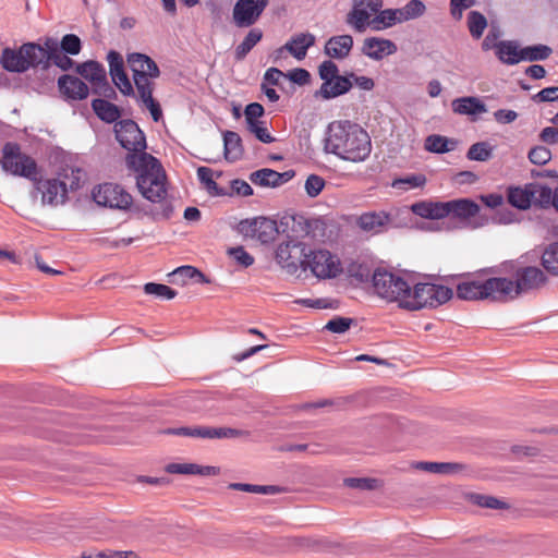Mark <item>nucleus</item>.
I'll return each mask as SVG.
<instances>
[{"instance_id":"nucleus-1","label":"nucleus","mask_w":558,"mask_h":558,"mask_svg":"<svg viewBox=\"0 0 558 558\" xmlns=\"http://www.w3.org/2000/svg\"><path fill=\"white\" fill-rule=\"evenodd\" d=\"M129 169L136 172V185L147 201L160 203V210L153 211L155 220L169 219L173 214V206L167 202L166 172L160 161L150 154H129L126 156Z\"/></svg>"},{"instance_id":"nucleus-2","label":"nucleus","mask_w":558,"mask_h":558,"mask_svg":"<svg viewBox=\"0 0 558 558\" xmlns=\"http://www.w3.org/2000/svg\"><path fill=\"white\" fill-rule=\"evenodd\" d=\"M325 151L344 161L363 162L372 153L371 136L357 123L333 121L327 128Z\"/></svg>"},{"instance_id":"nucleus-3","label":"nucleus","mask_w":558,"mask_h":558,"mask_svg":"<svg viewBox=\"0 0 558 558\" xmlns=\"http://www.w3.org/2000/svg\"><path fill=\"white\" fill-rule=\"evenodd\" d=\"M511 290L512 283L508 278L466 279L458 283L457 296L466 301H507Z\"/></svg>"},{"instance_id":"nucleus-4","label":"nucleus","mask_w":558,"mask_h":558,"mask_svg":"<svg viewBox=\"0 0 558 558\" xmlns=\"http://www.w3.org/2000/svg\"><path fill=\"white\" fill-rule=\"evenodd\" d=\"M452 295V290L442 284L418 282L410 287L404 308L409 311H417L423 307L434 308L449 301Z\"/></svg>"},{"instance_id":"nucleus-5","label":"nucleus","mask_w":558,"mask_h":558,"mask_svg":"<svg viewBox=\"0 0 558 558\" xmlns=\"http://www.w3.org/2000/svg\"><path fill=\"white\" fill-rule=\"evenodd\" d=\"M0 166L5 173L31 181H37V175H39L36 160L22 153L21 146L15 142H7L3 145Z\"/></svg>"},{"instance_id":"nucleus-6","label":"nucleus","mask_w":558,"mask_h":558,"mask_svg":"<svg viewBox=\"0 0 558 558\" xmlns=\"http://www.w3.org/2000/svg\"><path fill=\"white\" fill-rule=\"evenodd\" d=\"M373 287L378 296L388 302H398L405 307V296L410 292L411 284L399 275L386 269H376L372 275Z\"/></svg>"},{"instance_id":"nucleus-7","label":"nucleus","mask_w":558,"mask_h":558,"mask_svg":"<svg viewBox=\"0 0 558 558\" xmlns=\"http://www.w3.org/2000/svg\"><path fill=\"white\" fill-rule=\"evenodd\" d=\"M318 74L323 84L315 93L316 97L325 100L333 99L349 93L352 82L344 75H339V68L332 60H325L318 66Z\"/></svg>"},{"instance_id":"nucleus-8","label":"nucleus","mask_w":558,"mask_h":558,"mask_svg":"<svg viewBox=\"0 0 558 558\" xmlns=\"http://www.w3.org/2000/svg\"><path fill=\"white\" fill-rule=\"evenodd\" d=\"M307 268H310L312 274L319 279L337 278L342 272L340 258L336 254L324 248L306 253L305 270Z\"/></svg>"},{"instance_id":"nucleus-9","label":"nucleus","mask_w":558,"mask_h":558,"mask_svg":"<svg viewBox=\"0 0 558 558\" xmlns=\"http://www.w3.org/2000/svg\"><path fill=\"white\" fill-rule=\"evenodd\" d=\"M306 253V244L291 240L278 245L276 260L289 275H295L300 268L305 270Z\"/></svg>"},{"instance_id":"nucleus-10","label":"nucleus","mask_w":558,"mask_h":558,"mask_svg":"<svg viewBox=\"0 0 558 558\" xmlns=\"http://www.w3.org/2000/svg\"><path fill=\"white\" fill-rule=\"evenodd\" d=\"M381 7L383 0H352V9L345 16V23L356 33H364Z\"/></svg>"},{"instance_id":"nucleus-11","label":"nucleus","mask_w":558,"mask_h":558,"mask_svg":"<svg viewBox=\"0 0 558 558\" xmlns=\"http://www.w3.org/2000/svg\"><path fill=\"white\" fill-rule=\"evenodd\" d=\"M96 204L117 209H129L133 198L122 186L113 183H104L96 186L93 192Z\"/></svg>"},{"instance_id":"nucleus-12","label":"nucleus","mask_w":558,"mask_h":558,"mask_svg":"<svg viewBox=\"0 0 558 558\" xmlns=\"http://www.w3.org/2000/svg\"><path fill=\"white\" fill-rule=\"evenodd\" d=\"M116 138L130 154L145 153L146 138L144 132L133 120H121L114 125Z\"/></svg>"},{"instance_id":"nucleus-13","label":"nucleus","mask_w":558,"mask_h":558,"mask_svg":"<svg viewBox=\"0 0 558 558\" xmlns=\"http://www.w3.org/2000/svg\"><path fill=\"white\" fill-rule=\"evenodd\" d=\"M129 65L133 72V80L136 89L138 85L144 87L154 86L151 80L160 75L157 63L144 53L133 52L128 56Z\"/></svg>"},{"instance_id":"nucleus-14","label":"nucleus","mask_w":558,"mask_h":558,"mask_svg":"<svg viewBox=\"0 0 558 558\" xmlns=\"http://www.w3.org/2000/svg\"><path fill=\"white\" fill-rule=\"evenodd\" d=\"M76 71L85 80L92 83L93 92L100 96L110 98L116 95L110 86L104 65L98 61L89 60L77 65Z\"/></svg>"},{"instance_id":"nucleus-15","label":"nucleus","mask_w":558,"mask_h":558,"mask_svg":"<svg viewBox=\"0 0 558 558\" xmlns=\"http://www.w3.org/2000/svg\"><path fill=\"white\" fill-rule=\"evenodd\" d=\"M268 3L269 0H238L232 11L234 25L240 28L253 26L260 19Z\"/></svg>"},{"instance_id":"nucleus-16","label":"nucleus","mask_w":558,"mask_h":558,"mask_svg":"<svg viewBox=\"0 0 558 558\" xmlns=\"http://www.w3.org/2000/svg\"><path fill=\"white\" fill-rule=\"evenodd\" d=\"M166 434L194 437V438H206V439H221V438H235L243 434L242 430L230 428V427H209V426H187L178 428H168L165 430Z\"/></svg>"},{"instance_id":"nucleus-17","label":"nucleus","mask_w":558,"mask_h":558,"mask_svg":"<svg viewBox=\"0 0 558 558\" xmlns=\"http://www.w3.org/2000/svg\"><path fill=\"white\" fill-rule=\"evenodd\" d=\"M546 281L545 274L537 267H521L515 271V281L511 280L512 290L509 292V299H513L521 292L537 289Z\"/></svg>"},{"instance_id":"nucleus-18","label":"nucleus","mask_w":558,"mask_h":558,"mask_svg":"<svg viewBox=\"0 0 558 558\" xmlns=\"http://www.w3.org/2000/svg\"><path fill=\"white\" fill-rule=\"evenodd\" d=\"M35 190L41 194L43 205L58 206L62 205L68 199L66 182H61L60 179H39L33 181Z\"/></svg>"},{"instance_id":"nucleus-19","label":"nucleus","mask_w":558,"mask_h":558,"mask_svg":"<svg viewBox=\"0 0 558 558\" xmlns=\"http://www.w3.org/2000/svg\"><path fill=\"white\" fill-rule=\"evenodd\" d=\"M241 230L263 244L272 242L278 234L277 222L270 218L256 217L241 222Z\"/></svg>"},{"instance_id":"nucleus-20","label":"nucleus","mask_w":558,"mask_h":558,"mask_svg":"<svg viewBox=\"0 0 558 558\" xmlns=\"http://www.w3.org/2000/svg\"><path fill=\"white\" fill-rule=\"evenodd\" d=\"M51 40L45 43V47L37 43L23 44V52L26 60L27 71L29 69L47 70L51 64L50 52Z\"/></svg>"},{"instance_id":"nucleus-21","label":"nucleus","mask_w":558,"mask_h":558,"mask_svg":"<svg viewBox=\"0 0 558 558\" xmlns=\"http://www.w3.org/2000/svg\"><path fill=\"white\" fill-rule=\"evenodd\" d=\"M398 47L392 40L380 37L365 38L361 49L364 56L375 61L383 60L385 57L396 53Z\"/></svg>"},{"instance_id":"nucleus-22","label":"nucleus","mask_w":558,"mask_h":558,"mask_svg":"<svg viewBox=\"0 0 558 558\" xmlns=\"http://www.w3.org/2000/svg\"><path fill=\"white\" fill-rule=\"evenodd\" d=\"M391 223L390 214L380 211H367L357 219V226L367 233L379 234L385 232Z\"/></svg>"},{"instance_id":"nucleus-23","label":"nucleus","mask_w":558,"mask_h":558,"mask_svg":"<svg viewBox=\"0 0 558 558\" xmlns=\"http://www.w3.org/2000/svg\"><path fill=\"white\" fill-rule=\"evenodd\" d=\"M294 175L293 171L278 172L269 168L256 170L250 174L253 184L263 187H278L290 181Z\"/></svg>"},{"instance_id":"nucleus-24","label":"nucleus","mask_w":558,"mask_h":558,"mask_svg":"<svg viewBox=\"0 0 558 558\" xmlns=\"http://www.w3.org/2000/svg\"><path fill=\"white\" fill-rule=\"evenodd\" d=\"M60 92L69 99L83 100L88 96V86L78 77L61 75L58 80Z\"/></svg>"},{"instance_id":"nucleus-25","label":"nucleus","mask_w":558,"mask_h":558,"mask_svg":"<svg viewBox=\"0 0 558 558\" xmlns=\"http://www.w3.org/2000/svg\"><path fill=\"white\" fill-rule=\"evenodd\" d=\"M353 44L351 35L332 36L326 41L324 52L330 59L343 60L350 54Z\"/></svg>"},{"instance_id":"nucleus-26","label":"nucleus","mask_w":558,"mask_h":558,"mask_svg":"<svg viewBox=\"0 0 558 558\" xmlns=\"http://www.w3.org/2000/svg\"><path fill=\"white\" fill-rule=\"evenodd\" d=\"M1 66L11 73H25L27 71L23 45L17 48L5 47L0 56Z\"/></svg>"},{"instance_id":"nucleus-27","label":"nucleus","mask_w":558,"mask_h":558,"mask_svg":"<svg viewBox=\"0 0 558 558\" xmlns=\"http://www.w3.org/2000/svg\"><path fill=\"white\" fill-rule=\"evenodd\" d=\"M316 43V37L312 33H299L293 35L286 44L284 48L293 56L296 60H303L307 50L313 47Z\"/></svg>"},{"instance_id":"nucleus-28","label":"nucleus","mask_w":558,"mask_h":558,"mask_svg":"<svg viewBox=\"0 0 558 558\" xmlns=\"http://www.w3.org/2000/svg\"><path fill=\"white\" fill-rule=\"evenodd\" d=\"M523 49L517 40H500L495 52L497 59L506 65H514L523 61Z\"/></svg>"},{"instance_id":"nucleus-29","label":"nucleus","mask_w":558,"mask_h":558,"mask_svg":"<svg viewBox=\"0 0 558 558\" xmlns=\"http://www.w3.org/2000/svg\"><path fill=\"white\" fill-rule=\"evenodd\" d=\"M411 211L425 219H442L448 217V211H446V202H416L411 205Z\"/></svg>"},{"instance_id":"nucleus-30","label":"nucleus","mask_w":558,"mask_h":558,"mask_svg":"<svg viewBox=\"0 0 558 558\" xmlns=\"http://www.w3.org/2000/svg\"><path fill=\"white\" fill-rule=\"evenodd\" d=\"M452 111L461 116L474 117L487 111L486 105L475 96L460 97L451 102Z\"/></svg>"},{"instance_id":"nucleus-31","label":"nucleus","mask_w":558,"mask_h":558,"mask_svg":"<svg viewBox=\"0 0 558 558\" xmlns=\"http://www.w3.org/2000/svg\"><path fill=\"white\" fill-rule=\"evenodd\" d=\"M446 211L448 216L469 219L478 214L480 206L472 199L459 198L446 202Z\"/></svg>"},{"instance_id":"nucleus-32","label":"nucleus","mask_w":558,"mask_h":558,"mask_svg":"<svg viewBox=\"0 0 558 558\" xmlns=\"http://www.w3.org/2000/svg\"><path fill=\"white\" fill-rule=\"evenodd\" d=\"M223 137V154L229 162H235L243 157V145L241 136L234 131H225Z\"/></svg>"},{"instance_id":"nucleus-33","label":"nucleus","mask_w":558,"mask_h":558,"mask_svg":"<svg viewBox=\"0 0 558 558\" xmlns=\"http://www.w3.org/2000/svg\"><path fill=\"white\" fill-rule=\"evenodd\" d=\"M507 197L511 206L521 210L527 209L534 198L533 184H526L524 187L510 186Z\"/></svg>"},{"instance_id":"nucleus-34","label":"nucleus","mask_w":558,"mask_h":558,"mask_svg":"<svg viewBox=\"0 0 558 558\" xmlns=\"http://www.w3.org/2000/svg\"><path fill=\"white\" fill-rule=\"evenodd\" d=\"M92 108L96 116L106 123H113L121 117V112L118 106L102 99L96 98L92 101Z\"/></svg>"},{"instance_id":"nucleus-35","label":"nucleus","mask_w":558,"mask_h":558,"mask_svg":"<svg viewBox=\"0 0 558 558\" xmlns=\"http://www.w3.org/2000/svg\"><path fill=\"white\" fill-rule=\"evenodd\" d=\"M154 86L144 87L138 85V100L149 110L151 118L155 122H158L162 118V110L160 104L153 97Z\"/></svg>"},{"instance_id":"nucleus-36","label":"nucleus","mask_w":558,"mask_h":558,"mask_svg":"<svg viewBox=\"0 0 558 558\" xmlns=\"http://www.w3.org/2000/svg\"><path fill=\"white\" fill-rule=\"evenodd\" d=\"M263 32L259 28H251L241 44L235 47L234 58L238 61L243 60L248 52L262 40Z\"/></svg>"},{"instance_id":"nucleus-37","label":"nucleus","mask_w":558,"mask_h":558,"mask_svg":"<svg viewBox=\"0 0 558 558\" xmlns=\"http://www.w3.org/2000/svg\"><path fill=\"white\" fill-rule=\"evenodd\" d=\"M61 182H66V190L77 191L85 179V172L81 168L64 167L59 173Z\"/></svg>"},{"instance_id":"nucleus-38","label":"nucleus","mask_w":558,"mask_h":558,"mask_svg":"<svg viewBox=\"0 0 558 558\" xmlns=\"http://www.w3.org/2000/svg\"><path fill=\"white\" fill-rule=\"evenodd\" d=\"M456 142L441 135H429L425 140V148L430 153L444 154L452 150Z\"/></svg>"},{"instance_id":"nucleus-39","label":"nucleus","mask_w":558,"mask_h":558,"mask_svg":"<svg viewBox=\"0 0 558 558\" xmlns=\"http://www.w3.org/2000/svg\"><path fill=\"white\" fill-rule=\"evenodd\" d=\"M522 49L523 61L526 62L544 61L548 59L553 53V49L544 44L526 46L523 47Z\"/></svg>"},{"instance_id":"nucleus-40","label":"nucleus","mask_w":558,"mask_h":558,"mask_svg":"<svg viewBox=\"0 0 558 558\" xmlns=\"http://www.w3.org/2000/svg\"><path fill=\"white\" fill-rule=\"evenodd\" d=\"M415 468L435 474H451L460 470L461 465L449 462H417Z\"/></svg>"},{"instance_id":"nucleus-41","label":"nucleus","mask_w":558,"mask_h":558,"mask_svg":"<svg viewBox=\"0 0 558 558\" xmlns=\"http://www.w3.org/2000/svg\"><path fill=\"white\" fill-rule=\"evenodd\" d=\"M466 23L469 32L474 39H480L487 27L486 17L478 11L469 12Z\"/></svg>"},{"instance_id":"nucleus-42","label":"nucleus","mask_w":558,"mask_h":558,"mask_svg":"<svg viewBox=\"0 0 558 558\" xmlns=\"http://www.w3.org/2000/svg\"><path fill=\"white\" fill-rule=\"evenodd\" d=\"M542 265L553 276H558V242L548 245L542 254Z\"/></svg>"},{"instance_id":"nucleus-43","label":"nucleus","mask_w":558,"mask_h":558,"mask_svg":"<svg viewBox=\"0 0 558 558\" xmlns=\"http://www.w3.org/2000/svg\"><path fill=\"white\" fill-rule=\"evenodd\" d=\"M426 177L424 174H410L403 178H397L392 181L391 186L399 190H410L424 186Z\"/></svg>"},{"instance_id":"nucleus-44","label":"nucleus","mask_w":558,"mask_h":558,"mask_svg":"<svg viewBox=\"0 0 558 558\" xmlns=\"http://www.w3.org/2000/svg\"><path fill=\"white\" fill-rule=\"evenodd\" d=\"M396 13L392 12V9L379 10L374 17L372 19L371 28L373 31H383L389 27L395 26V17Z\"/></svg>"},{"instance_id":"nucleus-45","label":"nucleus","mask_w":558,"mask_h":558,"mask_svg":"<svg viewBox=\"0 0 558 558\" xmlns=\"http://www.w3.org/2000/svg\"><path fill=\"white\" fill-rule=\"evenodd\" d=\"M493 155V147L487 142H478L469 148L466 157L469 160L486 161Z\"/></svg>"},{"instance_id":"nucleus-46","label":"nucleus","mask_w":558,"mask_h":558,"mask_svg":"<svg viewBox=\"0 0 558 558\" xmlns=\"http://www.w3.org/2000/svg\"><path fill=\"white\" fill-rule=\"evenodd\" d=\"M343 484L359 490H375L380 486V482L372 477H347L343 480Z\"/></svg>"},{"instance_id":"nucleus-47","label":"nucleus","mask_w":558,"mask_h":558,"mask_svg":"<svg viewBox=\"0 0 558 558\" xmlns=\"http://www.w3.org/2000/svg\"><path fill=\"white\" fill-rule=\"evenodd\" d=\"M144 292L149 295H155L162 300H172L177 296V291L169 286L162 283L148 282L144 284Z\"/></svg>"},{"instance_id":"nucleus-48","label":"nucleus","mask_w":558,"mask_h":558,"mask_svg":"<svg viewBox=\"0 0 558 558\" xmlns=\"http://www.w3.org/2000/svg\"><path fill=\"white\" fill-rule=\"evenodd\" d=\"M471 500L474 505L487 508V509H506L508 505L494 496L482 495V494H473L471 495Z\"/></svg>"},{"instance_id":"nucleus-49","label":"nucleus","mask_w":558,"mask_h":558,"mask_svg":"<svg viewBox=\"0 0 558 558\" xmlns=\"http://www.w3.org/2000/svg\"><path fill=\"white\" fill-rule=\"evenodd\" d=\"M113 84L119 88V90L125 95L131 96L134 95L133 86L124 71V68L118 71L110 73Z\"/></svg>"},{"instance_id":"nucleus-50","label":"nucleus","mask_w":558,"mask_h":558,"mask_svg":"<svg viewBox=\"0 0 558 558\" xmlns=\"http://www.w3.org/2000/svg\"><path fill=\"white\" fill-rule=\"evenodd\" d=\"M49 54L51 56V62L61 70L68 71L72 68L73 60L65 52L60 51L52 40Z\"/></svg>"},{"instance_id":"nucleus-51","label":"nucleus","mask_w":558,"mask_h":558,"mask_svg":"<svg viewBox=\"0 0 558 558\" xmlns=\"http://www.w3.org/2000/svg\"><path fill=\"white\" fill-rule=\"evenodd\" d=\"M60 48V51L65 52L66 54L76 56L82 49V43L78 36L74 34H66L61 39Z\"/></svg>"},{"instance_id":"nucleus-52","label":"nucleus","mask_w":558,"mask_h":558,"mask_svg":"<svg viewBox=\"0 0 558 558\" xmlns=\"http://www.w3.org/2000/svg\"><path fill=\"white\" fill-rule=\"evenodd\" d=\"M172 276L174 278H181L182 282L185 283L186 279L196 280L198 282H204V275L193 266H180L173 272Z\"/></svg>"},{"instance_id":"nucleus-53","label":"nucleus","mask_w":558,"mask_h":558,"mask_svg":"<svg viewBox=\"0 0 558 558\" xmlns=\"http://www.w3.org/2000/svg\"><path fill=\"white\" fill-rule=\"evenodd\" d=\"M264 107L258 102H251L244 109L246 129L252 126V124L260 123L263 120H259L264 116Z\"/></svg>"},{"instance_id":"nucleus-54","label":"nucleus","mask_w":558,"mask_h":558,"mask_svg":"<svg viewBox=\"0 0 558 558\" xmlns=\"http://www.w3.org/2000/svg\"><path fill=\"white\" fill-rule=\"evenodd\" d=\"M353 323L354 320L352 318L336 316L325 325L324 330L333 333H344Z\"/></svg>"},{"instance_id":"nucleus-55","label":"nucleus","mask_w":558,"mask_h":558,"mask_svg":"<svg viewBox=\"0 0 558 558\" xmlns=\"http://www.w3.org/2000/svg\"><path fill=\"white\" fill-rule=\"evenodd\" d=\"M529 160L537 166H544L551 159V151L545 146H535L529 151Z\"/></svg>"},{"instance_id":"nucleus-56","label":"nucleus","mask_w":558,"mask_h":558,"mask_svg":"<svg viewBox=\"0 0 558 558\" xmlns=\"http://www.w3.org/2000/svg\"><path fill=\"white\" fill-rule=\"evenodd\" d=\"M325 186V180L317 174H311L305 181V191L310 197H316Z\"/></svg>"},{"instance_id":"nucleus-57","label":"nucleus","mask_w":558,"mask_h":558,"mask_svg":"<svg viewBox=\"0 0 558 558\" xmlns=\"http://www.w3.org/2000/svg\"><path fill=\"white\" fill-rule=\"evenodd\" d=\"M247 131L254 134V136L264 144H270L276 141V138L268 132L265 121L252 124V126L247 128Z\"/></svg>"},{"instance_id":"nucleus-58","label":"nucleus","mask_w":558,"mask_h":558,"mask_svg":"<svg viewBox=\"0 0 558 558\" xmlns=\"http://www.w3.org/2000/svg\"><path fill=\"white\" fill-rule=\"evenodd\" d=\"M403 9L409 21L421 17L426 11L422 0H410L403 5Z\"/></svg>"},{"instance_id":"nucleus-59","label":"nucleus","mask_w":558,"mask_h":558,"mask_svg":"<svg viewBox=\"0 0 558 558\" xmlns=\"http://www.w3.org/2000/svg\"><path fill=\"white\" fill-rule=\"evenodd\" d=\"M534 198L539 205L548 206L553 203V194L550 187L546 185L533 184Z\"/></svg>"},{"instance_id":"nucleus-60","label":"nucleus","mask_w":558,"mask_h":558,"mask_svg":"<svg viewBox=\"0 0 558 558\" xmlns=\"http://www.w3.org/2000/svg\"><path fill=\"white\" fill-rule=\"evenodd\" d=\"M228 254L245 268L254 264V257L247 253L243 246L231 247Z\"/></svg>"},{"instance_id":"nucleus-61","label":"nucleus","mask_w":558,"mask_h":558,"mask_svg":"<svg viewBox=\"0 0 558 558\" xmlns=\"http://www.w3.org/2000/svg\"><path fill=\"white\" fill-rule=\"evenodd\" d=\"M345 76L351 80L352 85L354 84L357 88L364 92H371L375 87V82L372 77L365 75H356L354 72H347Z\"/></svg>"},{"instance_id":"nucleus-62","label":"nucleus","mask_w":558,"mask_h":558,"mask_svg":"<svg viewBox=\"0 0 558 558\" xmlns=\"http://www.w3.org/2000/svg\"><path fill=\"white\" fill-rule=\"evenodd\" d=\"M501 36L500 29L498 26L492 25L484 40L482 41V49L484 51H488L494 49L497 51L498 39Z\"/></svg>"},{"instance_id":"nucleus-63","label":"nucleus","mask_w":558,"mask_h":558,"mask_svg":"<svg viewBox=\"0 0 558 558\" xmlns=\"http://www.w3.org/2000/svg\"><path fill=\"white\" fill-rule=\"evenodd\" d=\"M475 3L476 0H450V14L459 21L462 19L463 11L472 8Z\"/></svg>"},{"instance_id":"nucleus-64","label":"nucleus","mask_w":558,"mask_h":558,"mask_svg":"<svg viewBox=\"0 0 558 558\" xmlns=\"http://www.w3.org/2000/svg\"><path fill=\"white\" fill-rule=\"evenodd\" d=\"M535 102H551L558 100V86L545 87L532 97Z\"/></svg>"}]
</instances>
